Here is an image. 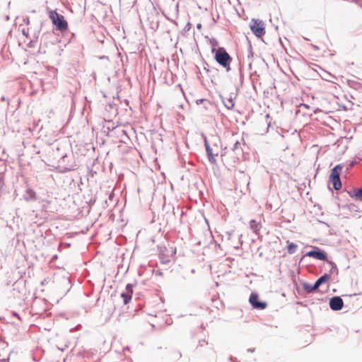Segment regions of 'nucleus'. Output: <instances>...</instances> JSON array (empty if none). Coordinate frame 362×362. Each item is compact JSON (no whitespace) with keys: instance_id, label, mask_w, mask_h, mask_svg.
Wrapping results in <instances>:
<instances>
[{"instance_id":"f257e3e1","label":"nucleus","mask_w":362,"mask_h":362,"mask_svg":"<svg viewBox=\"0 0 362 362\" xmlns=\"http://www.w3.org/2000/svg\"><path fill=\"white\" fill-rule=\"evenodd\" d=\"M212 51L213 52H215L216 61L227 71H230V64L232 61V58L226 49L223 47H219L217 49H213Z\"/></svg>"},{"instance_id":"f03ea898","label":"nucleus","mask_w":362,"mask_h":362,"mask_svg":"<svg viewBox=\"0 0 362 362\" xmlns=\"http://www.w3.org/2000/svg\"><path fill=\"white\" fill-rule=\"evenodd\" d=\"M49 17L52 23L56 26L57 30L64 32L68 29L67 21L62 15L58 13L56 11H49Z\"/></svg>"},{"instance_id":"7ed1b4c3","label":"nucleus","mask_w":362,"mask_h":362,"mask_svg":"<svg viewBox=\"0 0 362 362\" xmlns=\"http://www.w3.org/2000/svg\"><path fill=\"white\" fill-rule=\"evenodd\" d=\"M206 150L209 160L213 163H216V158L219 156L221 152V146L217 144H209L207 141L205 142Z\"/></svg>"},{"instance_id":"20e7f679","label":"nucleus","mask_w":362,"mask_h":362,"mask_svg":"<svg viewBox=\"0 0 362 362\" xmlns=\"http://www.w3.org/2000/svg\"><path fill=\"white\" fill-rule=\"evenodd\" d=\"M341 170L342 165H337L331 170L329 180L336 190H339L341 187V182L339 177Z\"/></svg>"},{"instance_id":"39448f33","label":"nucleus","mask_w":362,"mask_h":362,"mask_svg":"<svg viewBox=\"0 0 362 362\" xmlns=\"http://www.w3.org/2000/svg\"><path fill=\"white\" fill-rule=\"evenodd\" d=\"M250 27L252 33L258 37H260L265 34L264 23L261 20L252 19Z\"/></svg>"},{"instance_id":"423d86ee","label":"nucleus","mask_w":362,"mask_h":362,"mask_svg":"<svg viewBox=\"0 0 362 362\" xmlns=\"http://www.w3.org/2000/svg\"><path fill=\"white\" fill-rule=\"evenodd\" d=\"M249 302L254 308L258 310H264L267 308V303L260 302L259 300V296L255 293H251L249 298Z\"/></svg>"},{"instance_id":"0eeeda50","label":"nucleus","mask_w":362,"mask_h":362,"mask_svg":"<svg viewBox=\"0 0 362 362\" xmlns=\"http://www.w3.org/2000/svg\"><path fill=\"white\" fill-rule=\"evenodd\" d=\"M344 302L340 297L335 296L329 300L330 308L333 310H339L343 308Z\"/></svg>"},{"instance_id":"6e6552de","label":"nucleus","mask_w":362,"mask_h":362,"mask_svg":"<svg viewBox=\"0 0 362 362\" xmlns=\"http://www.w3.org/2000/svg\"><path fill=\"white\" fill-rule=\"evenodd\" d=\"M306 256L323 261L327 259V254L321 250L309 251L307 252Z\"/></svg>"},{"instance_id":"1a4fd4ad","label":"nucleus","mask_w":362,"mask_h":362,"mask_svg":"<svg viewBox=\"0 0 362 362\" xmlns=\"http://www.w3.org/2000/svg\"><path fill=\"white\" fill-rule=\"evenodd\" d=\"M126 289L127 292L121 294V297L123 298L124 304H127L132 299L133 293L132 285L128 284L126 286Z\"/></svg>"},{"instance_id":"9d476101","label":"nucleus","mask_w":362,"mask_h":362,"mask_svg":"<svg viewBox=\"0 0 362 362\" xmlns=\"http://www.w3.org/2000/svg\"><path fill=\"white\" fill-rule=\"evenodd\" d=\"M330 279V275L325 274L319 278L315 284L312 286V291L316 290L322 284L328 281Z\"/></svg>"},{"instance_id":"9b49d317","label":"nucleus","mask_w":362,"mask_h":362,"mask_svg":"<svg viewBox=\"0 0 362 362\" xmlns=\"http://www.w3.org/2000/svg\"><path fill=\"white\" fill-rule=\"evenodd\" d=\"M250 228L255 231L257 232L261 228V224L259 222L256 221L255 220H251L250 222Z\"/></svg>"},{"instance_id":"f8f14e48","label":"nucleus","mask_w":362,"mask_h":362,"mask_svg":"<svg viewBox=\"0 0 362 362\" xmlns=\"http://www.w3.org/2000/svg\"><path fill=\"white\" fill-rule=\"evenodd\" d=\"M287 243H288V253L289 254L294 253L295 250L297 248V245L295 243H288V241Z\"/></svg>"},{"instance_id":"ddd939ff","label":"nucleus","mask_w":362,"mask_h":362,"mask_svg":"<svg viewBox=\"0 0 362 362\" xmlns=\"http://www.w3.org/2000/svg\"><path fill=\"white\" fill-rule=\"evenodd\" d=\"M226 105V107L228 109L230 110V109H232V108L233 107V106H234V103H233V100H228V103H226V105Z\"/></svg>"},{"instance_id":"4468645a","label":"nucleus","mask_w":362,"mask_h":362,"mask_svg":"<svg viewBox=\"0 0 362 362\" xmlns=\"http://www.w3.org/2000/svg\"><path fill=\"white\" fill-rule=\"evenodd\" d=\"M208 344V342L205 340V339H202V340H199V344L197 346V348L199 346V347H203L204 346H206V344Z\"/></svg>"},{"instance_id":"2eb2a0df","label":"nucleus","mask_w":362,"mask_h":362,"mask_svg":"<svg viewBox=\"0 0 362 362\" xmlns=\"http://www.w3.org/2000/svg\"><path fill=\"white\" fill-rule=\"evenodd\" d=\"M356 196L357 197H359V198H361V199H362V189H359V190L356 192Z\"/></svg>"},{"instance_id":"dca6fc26","label":"nucleus","mask_w":362,"mask_h":362,"mask_svg":"<svg viewBox=\"0 0 362 362\" xmlns=\"http://www.w3.org/2000/svg\"><path fill=\"white\" fill-rule=\"evenodd\" d=\"M239 145H240V142H239V141H236V142L235 143V144H234V148H235H235H238V146H239Z\"/></svg>"},{"instance_id":"f3484780","label":"nucleus","mask_w":362,"mask_h":362,"mask_svg":"<svg viewBox=\"0 0 362 362\" xmlns=\"http://www.w3.org/2000/svg\"><path fill=\"white\" fill-rule=\"evenodd\" d=\"M305 288L306 290H308V291H310H310H313L311 290V289H312V286H311V287H309V288H308V286H306V287H305Z\"/></svg>"},{"instance_id":"a211bd4d","label":"nucleus","mask_w":362,"mask_h":362,"mask_svg":"<svg viewBox=\"0 0 362 362\" xmlns=\"http://www.w3.org/2000/svg\"><path fill=\"white\" fill-rule=\"evenodd\" d=\"M197 28H198L199 29H200V28H202L201 24H198V25H197Z\"/></svg>"}]
</instances>
